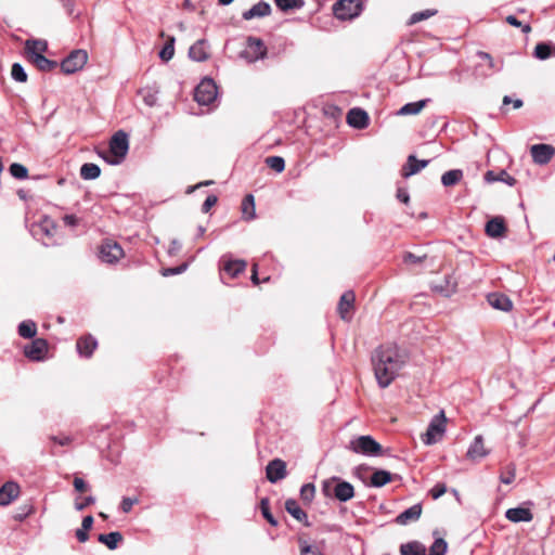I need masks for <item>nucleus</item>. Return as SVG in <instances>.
Instances as JSON below:
<instances>
[{"instance_id":"nucleus-64","label":"nucleus","mask_w":555,"mask_h":555,"mask_svg":"<svg viewBox=\"0 0 555 555\" xmlns=\"http://www.w3.org/2000/svg\"><path fill=\"white\" fill-rule=\"evenodd\" d=\"M397 198L404 204H408L410 201L409 193L403 189H398Z\"/></svg>"},{"instance_id":"nucleus-56","label":"nucleus","mask_w":555,"mask_h":555,"mask_svg":"<svg viewBox=\"0 0 555 555\" xmlns=\"http://www.w3.org/2000/svg\"><path fill=\"white\" fill-rule=\"evenodd\" d=\"M217 202H218L217 196H215V195H209V196L205 199V202L203 203L202 211H203L204 214H207V212L210 210V208L217 204Z\"/></svg>"},{"instance_id":"nucleus-6","label":"nucleus","mask_w":555,"mask_h":555,"mask_svg":"<svg viewBox=\"0 0 555 555\" xmlns=\"http://www.w3.org/2000/svg\"><path fill=\"white\" fill-rule=\"evenodd\" d=\"M362 10L361 0H339L333 5L334 15L340 21L357 17Z\"/></svg>"},{"instance_id":"nucleus-29","label":"nucleus","mask_w":555,"mask_h":555,"mask_svg":"<svg viewBox=\"0 0 555 555\" xmlns=\"http://www.w3.org/2000/svg\"><path fill=\"white\" fill-rule=\"evenodd\" d=\"M285 509L298 521H307V514L300 508L299 504L294 499H288L285 502Z\"/></svg>"},{"instance_id":"nucleus-49","label":"nucleus","mask_w":555,"mask_h":555,"mask_svg":"<svg viewBox=\"0 0 555 555\" xmlns=\"http://www.w3.org/2000/svg\"><path fill=\"white\" fill-rule=\"evenodd\" d=\"M300 555H323L319 546L311 545L306 541L299 542Z\"/></svg>"},{"instance_id":"nucleus-55","label":"nucleus","mask_w":555,"mask_h":555,"mask_svg":"<svg viewBox=\"0 0 555 555\" xmlns=\"http://www.w3.org/2000/svg\"><path fill=\"white\" fill-rule=\"evenodd\" d=\"M186 263L180 264L175 268H167L163 271L164 276L180 274L186 270Z\"/></svg>"},{"instance_id":"nucleus-10","label":"nucleus","mask_w":555,"mask_h":555,"mask_svg":"<svg viewBox=\"0 0 555 555\" xmlns=\"http://www.w3.org/2000/svg\"><path fill=\"white\" fill-rule=\"evenodd\" d=\"M124 256V250L119 244L112 241L102 243L100 247V259L106 263H115Z\"/></svg>"},{"instance_id":"nucleus-18","label":"nucleus","mask_w":555,"mask_h":555,"mask_svg":"<svg viewBox=\"0 0 555 555\" xmlns=\"http://www.w3.org/2000/svg\"><path fill=\"white\" fill-rule=\"evenodd\" d=\"M456 287L457 283L451 275H447L442 283L431 285V289L443 297L452 296L456 292Z\"/></svg>"},{"instance_id":"nucleus-23","label":"nucleus","mask_w":555,"mask_h":555,"mask_svg":"<svg viewBox=\"0 0 555 555\" xmlns=\"http://www.w3.org/2000/svg\"><path fill=\"white\" fill-rule=\"evenodd\" d=\"M422 515V505L414 504L411 507L403 511L396 518L397 524L408 525L411 521H416Z\"/></svg>"},{"instance_id":"nucleus-61","label":"nucleus","mask_w":555,"mask_h":555,"mask_svg":"<svg viewBox=\"0 0 555 555\" xmlns=\"http://www.w3.org/2000/svg\"><path fill=\"white\" fill-rule=\"evenodd\" d=\"M51 440L60 446H67L72 441L69 436H62V437L51 436Z\"/></svg>"},{"instance_id":"nucleus-1","label":"nucleus","mask_w":555,"mask_h":555,"mask_svg":"<svg viewBox=\"0 0 555 555\" xmlns=\"http://www.w3.org/2000/svg\"><path fill=\"white\" fill-rule=\"evenodd\" d=\"M404 362V354L396 345H386L377 348L372 354V364L379 387H388L398 375Z\"/></svg>"},{"instance_id":"nucleus-2","label":"nucleus","mask_w":555,"mask_h":555,"mask_svg":"<svg viewBox=\"0 0 555 555\" xmlns=\"http://www.w3.org/2000/svg\"><path fill=\"white\" fill-rule=\"evenodd\" d=\"M129 150L128 135L124 131H117L111 139L109 149L99 155L109 165H119Z\"/></svg>"},{"instance_id":"nucleus-35","label":"nucleus","mask_w":555,"mask_h":555,"mask_svg":"<svg viewBox=\"0 0 555 555\" xmlns=\"http://www.w3.org/2000/svg\"><path fill=\"white\" fill-rule=\"evenodd\" d=\"M533 55L539 60H546L555 55V48L548 43L540 42L535 46Z\"/></svg>"},{"instance_id":"nucleus-14","label":"nucleus","mask_w":555,"mask_h":555,"mask_svg":"<svg viewBox=\"0 0 555 555\" xmlns=\"http://www.w3.org/2000/svg\"><path fill=\"white\" fill-rule=\"evenodd\" d=\"M48 344L44 339L38 338L31 341L30 345L25 347V356L34 361H40L47 352Z\"/></svg>"},{"instance_id":"nucleus-12","label":"nucleus","mask_w":555,"mask_h":555,"mask_svg":"<svg viewBox=\"0 0 555 555\" xmlns=\"http://www.w3.org/2000/svg\"><path fill=\"white\" fill-rule=\"evenodd\" d=\"M490 450L486 448L483 437L478 435L474 438L473 442L468 447L466 457L473 462H479L488 456Z\"/></svg>"},{"instance_id":"nucleus-38","label":"nucleus","mask_w":555,"mask_h":555,"mask_svg":"<svg viewBox=\"0 0 555 555\" xmlns=\"http://www.w3.org/2000/svg\"><path fill=\"white\" fill-rule=\"evenodd\" d=\"M37 333V326L34 321L26 320L20 323L18 334L23 338H33Z\"/></svg>"},{"instance_id":"nucleus-62","label":"nucleus","mask_w":555,"mask_h":555,"mask_svg":"<svg viewBox=\"0 0 555 555\" xmlns=\"http://www.w3.org/2000/svg\"><path fill=\"white\" fill-rule=\"evenodd\" d=\"M74 488L76 491L78 492H83L86 489H87V483L85 482L83 479L79 478V477H76L74 479Z\"/></svg>"},{"instance_id":"nucleus-48","label":"nucleus","mask_w":555,"mask_h":555,"mask_svg":"<svg viewBox=\"0 0 555 555\" xmlns=\"http://www.w3.org/2000/svg\"><path fill=\"white\" fill-rule=\"evenodd\" d=\"M260 508H261V513H262L263 517L268 520V522L272 526H278L276 519L270 513L268 498L261 499Z\"/></svg>"},{"instance_id":"nucleus-45","label":"nucleus","mask_w":555,"mask_h":555,"mask_svg":"<svg viewBox=\"0 0 555 555\" xmlns=\"http://www.w3.org/2000/svg\"><path fill=\"white\" fill-rule=\"evenodd\" d=\"M11 76L17 82H26L27 74L20 63H14L11 68Z\"/></svg>"},{"instance_id":"nucleus-20","label":"nucleus","mask_w":555,"mask_h":555,"mask_svg":"<svg viewBox=\"0 0 555 555\" xmlns=\"http://www.w3.org/2000/svg\"><path fill=\"white\" fill-rule=\"evenodd\" d=\"M487 300H488L489 305L496 310L507 312V311L512 310V308H513L512 300L503 294H499V293L489 294L487 297Z\"/></svg>"},{"instance_id":"nucleus-53","label":"nucleus","mask_w":555,"mask_h":555,"mask_svg":"<svg viewBox=\"0 0 555 555\" xmlns=\"http://www.w3.org/2000/svg\"><path fill=\"white\" fill-rule=\"evenodd\" d=\"M143 92V101L147 106H154L157 102V96L151 90H144Z\"/></svg>"},{"instance_id":"nucleus-27","label":"nucleus","mask_w":555,"mask_h":555,"mask_svg":"<svg viewBox=\"0 0 555 555\" xmlns=\"http://www.w3.org/2000/svg\"><path fill=\"white\" fill-rule=\"evenodd\" d=\"M96 348V340L92 336H85L78 339L77 350L80 356L90 357Z\"/></svg>"},{"instance_id":"nucleus-30","label":"nucleus","mask_w":555,"mask_h":555,"mask_svg":"<svg viewBox=\"0 0 555 555\" xmlns=\"http://www.w3.org/2000/svg\"><path fill=\"white\" fill-rule=\"evenodd\" d=\"M242 214H243V218L247 221L255 219V217H256L255 198L251 194H248L244 197V199L242 202Z\"/></svg>"},{"instance_id":"nucleus-4","label":"nucleus","mask_w":555,"mask_h":555,"mask_svg":"<svg viewBox=\"0 0 555 555\" xmlns=\"http://www.w3.org/2000/svg\"><path fill=\"white\" fill-rule=\"evenodd\" d=\"M349 449L359 454L375 456L382 453V446L371 436H359L349 442Z\"/></svg>"},{"instance_id":"nucleus-28","label":"nucleus","mask_w":555,"mask_h":555,"mask_svg":"<svg viewBox=\"0 0 555 555\" xmlns=\"http://www.w3.org/2000/svg\"><path fill=\"white\" fill-rule=\"evenodd\" d=\"M401 555H426V547L418 541L408 542L400 546Z\"/></svg>"},{"instance_id":"nucleus-13","label":"nucleus","mask_w":555,"mask_h":555,"mask_svg":"<svg viewBox=\"0 0 555 555\" xmlns=\"http://www.w3.org/2000/svg\"><path fill=\"white\" fill-rule=\"evenodd\" d=\"M267 478L270 482L274 483L286 476V464L280 459H275L267 465Z\"/></svg>"},{"instance_id":"nucleus-36","label":"nucleus","mask_w":555,"mask_h":555,"mask_svg":"<svg viewBox=\"0 0 555 555\" xmlns=\"http://www.w3.org/2000/svg\"><path fill=\"white\" fill-rule=\"evenodd\" d=\"M462 177H463V171L462 170H460V169H452V170H449V171H447V172H444L442 175L441 183L444 186H451V185H454L457 182H460Z\"/></svg>"},{"instance_id":"nucleus-42","label":"nucleus","mask_w":555,"mask_h":555,"mask_svg":"<svg viewBox=\"0 0 555 555\" xmlns=\"http://www.w3.org/2000/svg\"><path fill=\"white\" fill-rule=\"evenodd\" d=\"M437 10L427 9L424 11L413 13L409 18V25H414L418 22L427 20L434 15H436Z\"/></svg>"},{"instance_id":"nucleus-41","label":"nucleus","mask_w":555,"mask_h":555,"mask_svg":"<svg viewBox=\"0 0 555 555\" xmlns=\"http://www.w3.org/2000/svg\"><path fill=\"white\" fill-rule=\"evenodd\" d=\"M175 54V38L170 37L168 41L165 43L164 48L159 52V57L168 62L173 57Z\"/></svg>"},{"instance_id":"nucleus-46","label":"nucleus","mask_w":555,"mask_h":555,"mask_svg":"<svg viewBox=\"0 0 555 555\" xmlns=\"http://www.w3.org/2000/svg\"><path fill=\"white\" fill-rule=\"evenodd\" d=\"M9 170L16 179H26L28 177V169L22 164L13 163Z\"/></svg>"},{"instance_id":"nucleus-44","label":"nucleus","mask_w":555,"mask_h":555,"mask_svg":"<svg viewBox=\"0 0 555 555\" xmlns=\"http://www.w3.org/2000/svg\"><path fill=\"white\" fill-rule=\"evenodd\" d=\"M448 550V544L444 539L438 538L434 541L429 548L430 555H444Z\"/></svg>"},{"instance_id":"nucleus-37","label":"nucleus","mask_w":555,"mask_h":555,"mask_svg":"<svg viewBox=\"0 0 555 555\" xmlns=\"http://www.w3.org/2000/svg\"><path fill=\"white\" fill-rule=\"evenodd\" d=\"M245 269L246 262L244 260H231L224 266V271L232 278L237 276L240 273L244 272Z\"/></svg>"},{"instance_id":"nucleus-25","label":"nucleus","mask_w":555,"mask_h":555,"mask_svg":"<svg viewBox=\"0 0 555 555\" xmlns=\"http://www.w3.org/2000/svg\"><path fill=\"white\" fill-rule=\"evenodd\" d=\"M506 231L504 220L500 217L492 218L486 224V233L488 236L496 238L502 236Z\"/></svg>"},{"instance_id":"nucleus-22","label":"nucleus","mask_w":555,"mask_h":555,"mask_svg":"<svg viewBox=\"0 0 555 555\" xmlns=\"http://www.w3.org/2000/svg\"><path fill=\"white\" fill-rule=\"evenodd\" d=\"M189 56L195 62H204L209 57L207 42L204 39L197 40L189 50Z\"/></svg>"},{"instance_id":"nucleus-3","label":"nucleus","mask_w":555,"mask_h":555,"mask_svg":"<svg viewBox=\"0 0 555 555\" xmlns=\"http://www.w3.org/2000/svg\"><path fill=\"white\" fill-rule=\"evenodd\" d=\"M322 491L325 496H335L340 502H347L354 495L353 486L338 477H332L323 481Z\"/></svg>"},{"instance_id":"nucleus-39","label":"nucleus","mask_w":555,"mask_h":555,"mask_svg":"<svg viewBox=\"0 0 555 555\" xmlns=\"http://www.w3.org/2000/svg\"><path fill=\"white\" fill-rule=\"evenodd\" d=\"M31 62L43 72H49L53 69L56 66V63L54 61H50L42 54H36V57L31 60Z\"/></svg>"},{"instance_id":"nucleus-24","label":"nucleus","mask_w":555,"mask_h":555,"mask_svg":"<svg viewBox=\"0 0 555 555\" xmlns=\"http://www.w3.org/2000/svg\"><path fill=\"white\" fill-rule=\"evenodd\" d=\"M428 160H418L414 155L408 157V162L402 168V176L409 178L428 165Z\"/></svg>"},{"instance_id":"nucleus-19","label":"nucleus","mask_w":555,"mask_h":555,"mask_svg":"<svg viewBox=\"0 0 555 555\" xmlns=\"http://www.w3.org/2000/svg\"><path fill=\"white\" fill-rule=\"evenodd\" d=\"M271 7L268 2L260 1L254 4L249 10L243 12L242 17L245 21H249L253 18H260L270 15Z\"/></svg>"},{"instance_id":"nucleus-31","label":"nucleus","mask_w":555,"mask_h":555,"mask_svg":"<svg viewBox=\"0 0 555 555\" xmlns=\"http://www.w3.org/2000/svg\"><path fill=\"white\" fill-rule=\"evenodd\" d=\"M391 479H392V476L389 472L384 470V469H378V470H375L373 473V475L371 476L370 483L372 487L379 488V487H383V486L387 485L388 482H390Z\"/></svg>"},{"instance_id":"nucleus-63","label":"nucleus","mask_w":555,"mask_h":555,"mask_svg":"<svg viewBox=\"0 0 555 555\" xmlns=\"http://www.w3.org/2000/svg\"><path fill=\"white\" fill-rule=\"evenodd\" d=\"M509 103L513 104L514 108H520L524 105V103L520 99H516V100L512 101L511 96L505 95L503 98V104L507 105Z\"/></svg>"},{"instance_id":"nucleus-32","label":"nucleus","mask_w":555,"mask_h":555,"mask_svg":"<svg viewBox=\"0 0 555 555\" xmlns=\"http://www.w3.org/2000/svg\"><path fill=\"white\" fill-rule=\"evenodd\" d=\"M98 540L105 544L109 550H115L118 546V543L122 541V535L120 532L114 531L106 534H100Z\"/></svg>"},{"instance_id":"nucleus-43","label":"nucleus","mask_w":555,"mask_h":555,"mask_svg":"<svg viewBox=\"0 0 555 555\" xmlns=\"http://www.w3.org/2000/svg\"><path fill=\"white\" fill-rule=\"evenodd\" d=\"M266 164L276 172H282L285 168V160L281 156H269L266 158Z\"/></svg>"},{"instance_id":"nucleus-34","label":"nucleus","mask_w":555,"mask_h":555,"mask_svg":"<svg viewBox=\"0 0 555 555\" xmlns=\"http://www.w3.org/2000/svg\"><path fill=\"white\" fill-rule=\"evenodd\" d=\"M101 175V169L98 165L86 163L80 168V176L83 180H94Z\"/></svg>"},{"instance_id":"nucleus-52","label":"nucleus","mask_w":555,"mask_h":555,"mask_svg":"<svg viewBox=\"0 0 555 555\" xmlns=\"http://www.w3.org/2000/svg\"><path fill=\"white\" fill-rule=\"evenodd\" d=\"M447 492V486L444 483H437L430 490V495L434 500L439 499Z\"/></svg>"},{"instance_id":"nucleus-59","label":"nucleus","mask_w":555,"mask_h":555,"mask_svg":"<svg viewBox=\"0 0 555 555\" xmlns=\"http://www.w3.org/2000/svg\"><path fill=\"white\" fill-rule=\"evenodd\" d=\"M477 55H478L480 59H482V60L487 61L488 66H489L491 69H495V70H500V69H501V68H496V67H495L494 61H493L492 56H491L489 53L483 52V51H479V52L477 53Z\"/></svg>"},{"instance_id":"nucleus-40","label":"nucleus","mask_w":555,"mask_h":555,"mask_svg":"<svg viewBox=\"0 0 555 555\" xmlns=\"http://www.w3.org/2000/svg\"><path fill=\"white\" fill-rule=\"evenodd\" d=\"M274 2L284 12L304 7V0H274Z\"/></svg>"},{"instance_id":"nucleus-54","label":"nucleus","mask_w":555,"mask_h":555,"mask_svg":"<svg viewBox=\"0 0 555 555\" xmlns=\"http://www.w3.org/2000/svg\"><path fill=\"white\" fill-rule=\"evenodd\" d=\"M138 503V499L124 498L120 504V508L124 513H129L134 504Z\"/></svg>"},{"instance_id":"nucleus-60","label":"nucleus","mask_w":555,"mask_h":555,"mask_svg":"<svg viewBox=\"0 0 555 555\" xmlns=\"http://www.w3.org/2000/svg\"><path fill=\"white\" fill-rule=\"evenodd\" d=\"M94 502H95L94 496H91V495H90V496L85 498V500H83L82 502H80V503H76V504H75V507H76V509H77V511H82V509H85L87 506H89V505L93 504Z\"/></svg>"},{"instance_id":"nucleus-5","label":"nucleus","mask_w":555,"mask_h":555,"mask_svg":"<svg viewBox=\"0 0 555 555\" xmlns=\"http://www.w3.org/2000/svg\"><path fill=\"white\" fill-rule=\"evenodd\" d=\"M446 421L443 411L433 417L426 433L422 435V441L426 446L436 443L442 437L446 431Z\"/></svg>"},{"instance_id":"nucleus-7","label":"nucleus","mask_w":555,"mask_h":555,"mask_svg":"<svg viewBox=\"0 0 555 555\" xmlns=\"http://www.w3.org/2000/svg\"><path fill=\"white\" fill-rule=\"evenodd\" d=\"M217 86L210 78L203 79L195 88L194 99L199 105H209L217 98Z\"/></svg>"},{"instance_id":"nucleus-58","label":"nucleus","mask_w":555,"mask_h":555,"mask_svg":"<svg viewBox=\"0 0 555 555\" xmlns=\"http://www.w3.org/2000/svg\"><path fill=\"white\" fill-rule=\"evenodd\" d=\"M425 258V256H417L413 253H405L404 256H403V261L405 263H418L421 261H423V259Z\"/></svg>"},{"instance_id":"nucleus-51","label":"nucleus","mask_w":555,"mask_h":555,"mask_svg":"<svg viewBox=\"0 0 555 555\" xmlns=\"http://www.w3.org/2000/svg\"><path fill=\"white\" fill-rule=\"evenodd\" d=\"M506 22L514 27H521L524 34H528L531 31L530 25H522V23L518 21L514 15L506 16Z\"/></svg>"},{"instance_id":"nucleus-9","label":"nucleus","mask_w":555,"mask_h":555,"mask_svg":"<svg viewBox=\"0 0 555 555\" xmlns=\"http://www.w3.org/2000/svg\"><path fill=\"white\" fill-rule=\"evenodd\" d=\"M241 55L248 63H255L258 60H263L267 56V47L261 39L249 37L247 40V47Z\"/></svg>"},{"instance_id":"nucleus-50","label":"nucleus","mask_w":555,"mask_h":555,"mask_svg":"<svg viewBox=\"0 0 555 555\" xmlns=\"http://www.w3.org/2000/svg\"><path fill=\"white\" fill-rule=\"evenodd\" d=\"M515 479V467L514 466H507L506 472L502 473L500 476L501 482L505 485H509Z\"/></svg>"},{"instance_id":"nucleus-17","label":"nucleus","mask_w":555,"mask_h":555,"mask_svg":"<svg viewBox=\"0 0 555 555\" xmlns=\"http://www.w3.org/2000/svg\"><path fill=\"white\" fill-rule=\"evenodd\" d=\"M20 494V487L13 481L5 482L0 488V505L4 506L10 504Z\"/></svg>"},{"instance_id":"nucleus-15","label":"nucleus","mask_w":555,"mask_h":555,"mask_svg":"<svg viewBox=\"0 0 555 555\" xmlns=\"http://www.w3.org/2000/svg\"><path fill=\"white\" fill-rule=\"evenodd\" d=\"M354 298V294L351 291L345 292L341 295L337 310L343 320H350Z\"/></svg>"},{"instance_id":"nucleus-47","label":"nucleus","mask_w":555,"mask_h":555,"mask_svg":"<svg viewBox=\"0 0 555 555\" xmlns=\"http://www.w3.org/2000/svg\"><path fill=\"white\" fill-rule=\"evenodd\" d=\"M315 494V487L313 483H306L300 489L301 500L306 503H310Z\"/></svg>"},{"instance_id":"nucleus-16","label":"nucleus","mask_w":555,"mask_h":555,"mask_svg":"<svg viewBox=\"0 0 555 555\" xmlns=\"http://www.w3.org/2000/svg\"><path fill=\"white\" fill-rule=\"evenodd\" d=\"M347 122L353 128L363 129L367 126L369 116L361 108H352L347 114Z\"/></svg>"},{"instance_id":"nucleus-57","label":"nucleus","mask_w":555,"mask_h":555,"mask_svg":"<svg viewBox=\"0 0 555 555\" xmlns=\"http://www.w3.org/2000/svg\"><path fill=\"white\" fill-rule=\"evenodd\" d=\"M498 181H502L509 186H513L516 183V179L509 176L505 170H501V172L499 173Z\"/></svg>"},{"instance_id":"nucleus-8","label":"nucleus","mask_w":555,"mask_h":555,"mask_svg":"<svg viewBox=\"0 0 555 555\" xmlns=\"http://www.w3.org/2000/svg\"><path fill=\"white\" fill-rule=\"evenodd\" d=\"M88 61V53L85 50H74L61 63L62 72L65 74H74L80 70Z\"/></svg>"},{"instance_id":"nucleus-33","label":"nucleus","mask_w":555,"mask_h":555,"mask_svg":"<svg viewBox=\"0 0 555 555\" xmlns=\"http://www.w3.org/2000/svg\"><path fill=\"white\" fill-rule=\"evenodd\" d=\"M428 100H420L417 102H411L404 104L398 112L399 115H416L418 114L427 104Z\"/></svg>"},{"instance_id":"nucleus-11","label":"nucleus","mask_w":555,"mask_h":555,"mask_svg":"<svg viewBox=\"0 0 555 555\" xmlns=\"http://www.w3.org/2000/svg\"><path fill=\"white\" fill-rule=\"evenodd\" d=\"M532 159L538 165H546L555 155V149L550 144H534L530 147Z\"/></svg>"},{"instance_id":"nucleus-26","label":"nucleus","mask_w":555,"mask_h":555,"mask_svg":"<svg viewBox=\"0 0 555 555\" xmlns=\"http://www.w3.org/2000/svg\"><path fill=\"white\" fill-rule=\"evenodd\" d=\"M48 49V43L46 40L40 39H29L25 42V50L29 55V59L33 60L36 57V54H42Z\"/></svg>"},{"instance_id":"nucleus-21","label":"nucleus","mask_w":555,"mask_h":555,"mask_svg":"<svg viewBox=\"0 0 555 555\" xmlns=\"http://www.w3.org/2000/svg\"><path fill=\"white\" fill-rule=\"evenodd\" d=\"M505 517L512 522H529L533 519L531 511L526 507L508 508L505 513Z\"/></svg>"}]
</instances>
